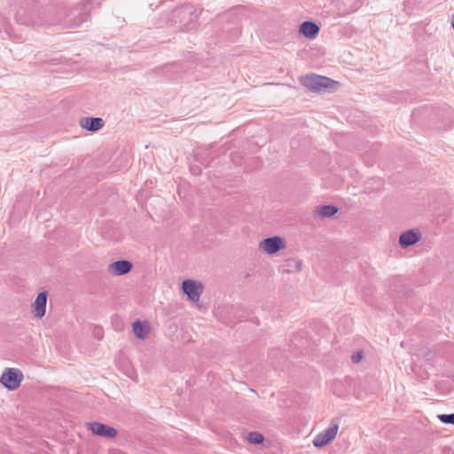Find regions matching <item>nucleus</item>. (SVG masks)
Masks as SVG:
<instances>
[{
  "label": "nucleus",
  "mask_w": 454,
  "mask_h": 454,
  "mask_svg": "<svg viewBox=\"0 0 454 454\" xmlns=\"http://www.w3.org/2000/svg\"><path fill=\"white\" fill-rule=\"evenodd\" d=\"M132 263L127 260H119L108 265V272L114 276H122L132 270Z\"/></svg>",
  "instance_id": "9"
},
{
  "label": "nucleus",
  "mask_w": 454,
  "mask_h": 454,
  "mask_svg": "<svg viewBox=\"0 0 454 454\" xmlns=\"http://www.w3.org/2000/svg\"><path fill=\"white\" fill-rule=\"evenodd\" d=\"M339 208L334 205H324L316 207L315 213L321 218L332 217L337 214Z\"/></svg>",
  "instance_id": "14"
},
{
  "label": "nucleus",
  "mask_w": 454,
  "mask_h": 454,
  "mask_svg": "<svg viewBox=\"0 0 454 454\" xmlns=\"http://www.w3.org/2000/svg\"><path fill=\"white\" fill-rule=\"evenodd\" d=\"M339 425L334 420L332 421L330 427L319 433L313 440V445L317 448L324 447L330 443L336 436Z\"/></svg>",
  "instance_id": "4"
},
{
  "label": "nucleus",
  "mask_w": 454,
  "mask_h": 454,
  "mask_svg": "<svg viewBox=\"0 0 454 454\" xmlns=\"http://www.w3.org/2000/svg\"><path fill=\"white\" fill-rule=\"evenodd\" d=\"M200 12H201V10L198 11L196 8H193L192 5H185L180 11V13H182L184 16H185L187 14L191 16V18H190L191 22L195 21L198 19Z\"/></svg>",
  "instance_id": "16"
},
{
  "label": "nucleus",
  "mask_w": 454,
  "mask_h": 454,
  "mask_svg": "<svg viewBox=\"0 0 454 454\" xmlns=\"http://www.w3.org/2000/svg\"><path fill=\"white\" fill-rule=\"evenodd\" d=\"M48 294L46 291L40 292L32 304L33 312L36 318H42L45 315Z\"/></svg>",
  "instance_id": "10"
},
{
  "label": "nucleus",
  "mask_w": 454,
  "mask_h": 454,
  "mask_svg": "<svg viewBox=\"0 0 454 454\" xmlns=\"http://www.w3.org/2000/svg\"><path fill=\"white\" fill-rule=\"evenodd\" d=\"M247 439L252 444H261L264 441L263 435L258 432L248 433Z\"/></svg>",
  "instance_id": "17"
},
{
  "label": "nucleus",
  "mask_w": 454,
  "mask_h": 454,
  "mask_svg": "<svg viewBox=\"0 0 454 454\" xmlns=\"http://www.w3.org/2000/svg\"><path fill=\"white\" fill-rule=\"evenodd\" d=\"M23 380V373L20 369H6L0 379L1 383L9 390L17 389Z\"/></svg>",
  "instance_id": "3"
},
{
  "label": "nucleus",
  "mask_w": 454,
  "mask_h": 454,
  "mask_svg": "<svg viewBox=\"0 0 454 454\" xmlns=\"http://www.w3.org/2000/svg\"><path fill=\"white\" fill-rule=\"evenodd\" d=\"M363 357H364V352L362 350H359L351 356V361L353 364H358L361 362Z\"/></svg>",
  "instance_id": "19"
},
{
  "label": "nucleus",
  "mask_w": 454,
  "mask_h": 454,
  "mask_svg": "<svg viewBox=\"0 0 454 454\" xmlns=\"http://www.w3.org/2000/svg\"><path fill=\"white\" fill-rule=\"evenodd\" d=\"M104 124V120L100 117H82L80 120L81 127L91 132L99 130Z\"/></svg>",
  "instance_id": "11"
},
{
  "label": "nucleus",
  "mask_w": 454,
  "mask_h": 454,
  "mask_svg": "<svg viewBox=\"0 0 454 454\" xmlns=\"http://www.w3.org/2000/svg\"><path fill=\"white\" fill-rule=\"evenodd\" d=\"M301 83L313 91H325L334 88L335 82L328 77L311 74L301 78Z\"/></svg>",
  "instance_id": "1"
},
{
  "label": "nucleus",
  "mask_w": 454,
  "mask_h": 454,
  "mask_svg": "<svg viewBox=\"0 0 454 454\" xmlns=\"http://www.w3.org/2000/svg\"><path fill=\"white\" fill-rule=\"evenodd\" d=\"M182 290L189 300L198 301L203 292V285L200 281L184 279L182 282Z\"/></svg>",
  "instance_id": "5"
},
{
  "label": "nucleus",
  "mask_w": 454,
  "mask_h": 454,
  "mask_svg": "<svg viewBox=\"0 0 454 454\" xmlns=\"http://www.w3.org/2000/svg\"><path fill=\"white\" fill-rule=\"evenodd\" d=\"M422 238L419 229H410L403 231L398 239V244L402 248H407L418 243Z\"/></svg>",
  "instance_id": "8"
},
{
  "label": "nucleus",
  "mask_w": 454,
  "mask_h": 454,
  "mask_svg": "<svg viewBox=\"0 0 454 454\" xmlns=\"http://www.w3.org/2000/svg\"><path fill=\"white\" fill-rule=\"evenodd\" d=\"M23 12L24 13L27 12L29 20L34 23L37 24L39 23L38 20H36V18L42 13V8L38 6L37 2L34 0H29L27 3V8L20 9V12Z\"/></svg>",
  "instance_id": "13"
},
{
  "label": "nucleus",
  "mask_w": 454,
  "mask_h": 454,
  "mask_svg": "<svg viewBox=\"0 0 454 454\" xmlns=\"http://www.w3.org/2000/svg\"><path fill=\"white\" fill-rule=\"evenodd\" d=\"M86 427L93 434L102 436L107 439H113L116 437L118 434L117 430L114 427L97 421L87 423Z\"/></svg>",
  "instance_id": "6"
},
{
  "label": "nucleus",
  "mask_w": 454,
  "mask_h": 454,
  "mask_svg": "<svg viewBox=\"0 0 454 454\" xmlns=\"http://www.w3.org/2000/svg\"><path fill=\"white\" fill-rule=\"evenodd\" d=\"M286 246V241L279 236H273L264 239L260 243V249L267 253L268 254H273L283 249Z\"/></svg>",
  "instance_id": "7"
},
{
  "label": "nucleus",
  "mask_w": 454,
  "mask_h": 454,
  "mask_svg": "<svg viewBox=\"0 0 454 454\" xmlns=\"http://www.w3.org/2000/svg\"><path fill=\"white\" fill-rule=\"evenodd\" d=\"M319 27L312 20L303 21L300 25L299 32L307 38L313 39L319 33Z\"/></svg>",
  "instance_id": "12"
},
{
  "label": "nucleus",
  "mask_w": 454,
  "mask_h": 454,
  "mask_svg": "<svg viewBox=\"0 0 454 454\" xmlns=\"http://www.w3.org/2000/svg\"><path fill=\"white\" fill-rule=\"evenodd\" d=\"M132 328L137 338L144 340L147 337L148 325L145 322L143 323L140 320H137L132 324Z\"/></svg>",
  "instance_id": "15"
},
{
  "label": "nucleus",
  "mask_w": 454,
  "mask_h": 454,
  "mask_svg": "<svg viewBox=\"0 0 454 454\" xmlns=\"http://www.w3.org/2000/svg\"><path fill=\"white\" fill-rule=\"evenodd\" d=\"M88 10V4H84L81 8H74L70 10L69 13L65 17V20H66L65 25L67 27H80L90 16Z\"/></svg>",
  "instance_id": "2"
},
{
  "label": "nucleus",
  "mask_w": 454,
  "mask_h": 454,
  "mask_svg": "<svg viewBox=\"0 0 454 454\" xmlns=\"http://www.w3.org/2000/svg\"><path fill=\"white\" fill-rule=\"evenodd\" d=\"M301 262H296V268L298 270H301Z\"/></svg>",
  "instance_id": "21"
},
{
  "label": "nucleus",
  "mask_w": 454,
  "mask_h": 454,
  "mask_svg": "<svg viewBox=\"0 0 454 454\" xmlns=\"http://www.w3.org/2000/svg\"><path fill=\"white\" fill-rule=\"evenodd\" d=\"M437 418L441 420V422L444 424H452L454 425V413L450 414H440Z\"/></svg>",
  "instance_id": "18"
},
{
  "label": "nucleus",
  "mask_w": 454,
  "mask_h": 454,
  "mask_svg": "<svg viewBox=\"0 0 454 454\" xmlns=\"http://www.w3.org/2000/svg\"><path fill=\"white\" fill-rule=\"evenodd\" d=\"M451 124H452V121L450 119H448L442 128L450 129L451 127Z\"/></svg>",
  "instance_id": "20"
}]
</instances>
